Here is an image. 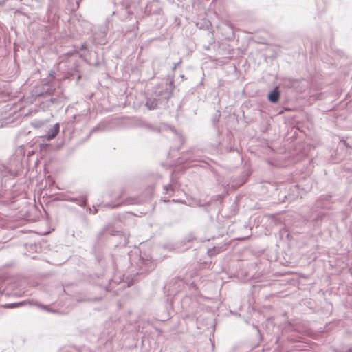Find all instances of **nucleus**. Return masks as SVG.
<instances>
[{"label": "nucleus", "mask_w": 352, "mask_h": 352, "mask_svg": "<svg viewBox=\"0 0 352 352\" xmlns=\"http://www.w3.org/2000/svg\"><path fill=\"white\" fill-rule=\"evenodd\" d=\"M280 98V91L278 87H276L268 96V99L272 102H277Z\"/></svg>", "instance_id": "f257e3e1"}, {"label": "nucleus", "mask_w": 352, "mask_h": 352, "mask_svg": "<svg viewBox=\"0 0 352 352\" xmlns=\"http://www.w3.org/2000/svg\"><path fill=\"white\" fill-rule=\"evenodd\" d=\"M58 132L59 125L56 124L54 126L53 129H52L50 131H49L48 134L47 135V139L52 140L54 138L58 135Z\"/></svg>", "instance_id": "f03ea898"}, {"label": "nucleus", "mask_w": 352, "mask_h": 352, "mask_svg": "<svg viewBox=\"0 0 352 352\" xmlns=\"http://www.w3.org/2000/svg\"><path fill=\"white\" fill-rule=\"evenodd\" d=\"M5 307H8V308H12V307H14V305H6V306H5Z\"/></svg>", "instance_id": "7ed1b4c3"}]
</instances>
